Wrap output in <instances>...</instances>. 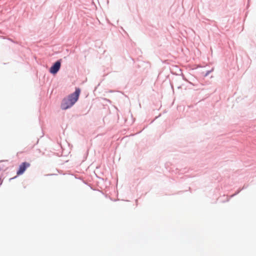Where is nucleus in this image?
<instances>
[{
    "label": "nucleus",
    "instance_id": "obj_2",
    "mask_svg": "<svg viewBox=\"0 0 256 256\" xmlns=\"http://www.w3.org/2000/svg\"><path fill=\"white\" fill-rule=\"evenodd\" d=\"M61 63L60 60L56 62L50 68V72L52 74H56L60 70Z\"/></svg>",
    "mask_w": 256,
    "mask_h": 256
},
{
    "label": "nucleus",
    "instance_id": "obj_4",
    "mask_svg": "<svg viewBox=\"0 0 256 256\" xmlns=\"http://www.w3.org/2000/svg\"><path fill=\"white\" fill-rule=\"evenodd\" d=\"M74 104H71V102H70L66 98H64L62 102V103L61 104V108L62 110H66L68 108H70L72 107Z\"/></svg>",
    "mask_w": 256,
    "mask_h": 256
},
{
    "label": "nucleus",
    "instance_id": "obj_1",
    "mask_svg": "<svg viewBox=\"0 0 256 256\" xmlns=\"http://www.w3.org/2000/svg\"><path fill=\"white\" fill-rule=\"evenodd\" d=\"M80 93V90L79 88H76L75 92L69 95L66 98L71 102V104H74L78 101Z\"/></svg>",
    "mask_w": 256,
    "mask_h": 256
},
{
    "label": "nucleus",
    "instance_id": "obj_3",
    "mask_svg": "<svg viewBox=\"0 0 256 256\" xmlns=\"http://www.w3.org/2000/svg\"><path fill=\"white\" fill-rule=\"evenodd\" d=\"M30 166V164L26 162H22L19 166L18 170L17 171V175L22 174L26 170V168Z\"/></svg>",
    "mask_w": 256,
    "mask_h": 256
},
{
    "label": "nucleus",
    "instance_id": "obj_5",
    "mask_svg": "<svg viewBox=\"0 0 256 256\" xmlns=\"http://www.w3.org/2000/svg\"><path fill=\"white\" fill-rule=\"evenodd\" d=\"M2 183V180L0 178V185H1Z\"/></svg>",
    "mask_w": 256,
    "mask_h": 256
}]
</instances>
